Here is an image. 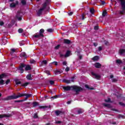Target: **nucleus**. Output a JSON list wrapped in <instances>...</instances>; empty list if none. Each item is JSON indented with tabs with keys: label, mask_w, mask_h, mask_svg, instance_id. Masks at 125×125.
<instances>
[{
	"label": "nucleus",
	"mask_w": 125,
	"mask_h": 125,
	"mask_svg": "<svg viewBox=\"0 0 125 125\" xmlns=\"http://www.w3.org/2000/svg\"><path fill=\"white\" fill-rule=\"evenodd\" d=\"M39 118V116H38V113H35L33 116V119H38Z\"/></svg>",
	"instance_id": "bb28decb"
},
{
	"label": "nucleus",
	"mask_w": 125,
	"mask_h": 125,
	"mask_svg": "<svg viewBox=\"0 0 125 125\" xmlns=\"http://www.w3.org/2000/svg\"><path fill=\"white\" fill-rule=\"evenodd\" d=\"M106 14H107V13H106V12H104L103 13L102 16H103L104 17H105V16H106Z\"/></svg>",
	"instance_id": "79ce46f5"
},
{
	"label": "nucleus",
	"mask_w": 125,
	"mask_h": 125,
	"mask_svg": "<svg viewBox=\"0 0 125 125\" xmlns=\"http://www.w3.org/2000/svg\"><path fill=\"white\" fill-rule=\"evenodd\" d=\"M71 101H69L67 102V104H71Z\"/></svg>",
	"instance_id": "69168bd1"
},
{
	"label": "nucleus",
	"mask_w": 125,
	"mask_h": 125,
	"mask_svg": "<svg viewBox=\"0 0 125 125\" xmlns=\"http://www.w3.org/2000/svg\"><path fill=\"white\" fill-rule=\"evenodd\" d=\"M42 63H43V64H44L45 65H46V64H47V61H46V60H44L42 61Z\"/></svg>",
	"instance_id": "49530a36"
},
{
	"label": "nucleus",
	"mask_w": 125,
	"mask_h": 125,
	"mask_svg": "<svg viewBox=\"0 0 125 125\" xmlns=\"http://www.w3.org/2000/svg\"><path fill=\"white\" fill-rule=\"evenodd\" d=\"M18 3H19V2H18V1H16L15 2H13L10 4V7L13 8L15 7V6H16V5L18 4Z\"/></svg>",
	"instance_id": "9d476101"
},
{
	"label": "nucleus",
	"mask_w": 125,
	"mask_h": 125,
	"mask_svg": "<svg viewBox=\"0 0 125 125\" xmlns=\"http://www.w3.org/2000/svg\"><path fill=\"white\" fill-rule=\"evenodd\" d=\"M69 71H70V68H69L68 67H67L65 68V71H66V72H69Z\"/></svg>",
	"instance_id": "de8ad7c7"
},
{
	"label": "nucleus",
	"mask_w": 125,
	"mask_h": 125,
	"mask_svg": "<svg viewBox=\"0 0 125 125\" xmlns=\"http://www.w3.org/2000/svg\"><path fill=\"white\" fill-rule=\"evenodd\" d=\"M94 46H97V45H98V43H96V42H94L93 43Z\"/></svg>",
	"instance_id": "680f3d73"
},
{
	"label": "nucleus",
	"mask_w": 125,
	"mask_h": 125,
	"mask_svg": "<svg viewBox=\"0 0 125 125\" xmlns=\"http://www.w3.org/2000/svg\"><path fill=\"white\" fill-rule=\"evenodd\" d=\"M98 50H99V51H101V50H102V47L101 46H99V47H98Z\"/></svg>",
	"instance_id": "5fc2aeb1"
},
{
	"label": "nucleus",
	"mask_w": 125,
	"mask_h": 125,
	"mask_svg": "<svg viewBox=\"0 0 125 125\" xmlns=\"http://www.w3.org/2000/svg\"><path fill=\"white\" fill-rule=\"evenodd\" d=\"M103 105L104 107H110V105L107 104H104Z\"/></svg>",
	"instance_id": "a19ab883"
},
{
	"label": "nucleus",
	"mask_w": 125,
	"mask_h": 125,
	"mask_svg": "<svg viewBox=\"0 0 125 125\" xmlns=\"http://www.w3.org/2000/svg\"><path fill=\"white\" fill-rule=\"evenodd\" d=\"M37 105H38V103H37V102H35L33 103V106H37Z\"/></svg>",
	"instance_id": "09e8293b"
},
{
	"label": "nucleus",
	"mask_w": 125,
	"mask_h": 125,
	"mask_svg": "<svg viewBox=\"0 0 125 125\" xmlns=\"http://www.w3.org/2000/svg\"><path fill=\"white\" fill-rule=\"evenodd\" d=\"M63 82L64 83H71V82H74L73 80L70 81V80H63Z\"/></svg>",
	"instance_id": "aec40b11"
},
{
	"label": "nucleus",
	"mask_w": 125,
	"mask_h": 125,
	"mask_svg": "<svg viewBox=\"0 0 125 125\" xmlns=\"http://www.w3.org/2000/svg\"><path fill=\"white\" fill-rule=\"evenodd\" d=\"M20 55L21 57H26V53H21Z\"/></svg>",
	"instance_id": "393cba45"
},
{
	"label": "nucleus",
	"mask_w": 125,
	"mask_h": 125,
	"mask_svg": "<svg viewBox=\"0 0 125 125\" xmlns=\"http://www.w3.org/2000/svg\"><path fill=\"white\" fill-rule=\"evenodd\" d=\"M47 32H48V33H52L53 32V29L50 28L47 30Z\"/></svg>",
	"instance_id": "c9c22d12"
},
{
	"label": "nucleus",
	"mask_w": 125,
	"mask_h": 125,
	"mask_svg": "<svg viewBox=\"0 0 125 125\" xmlns=\"http://www.w3.org/2000/svg\"><path fill=\"white\" fill-rule=\"evenodd\" d=\"M94 66L95 67V68H101V64H100V63L99 62H97L96 63H95Z\"/></svg>",
	"instance_id": "4468645a"
},
{
	"label": "nucleus",
	"mask_w": 125,
	"mask_h": 125,
	"mask_svg": "<svg viewBox=\"0 0 125 125\" xmlns=\"http://www.w3.org/2000/svg\"><path fill=\"white\" fill-rule=\"evenodd\" d=\"M43 33H44V29H41L40 31V32L36 33L35 35H33V37L34 38L38 39L40 38L43 37H44V36L43 35Z\"/></svg>",
	"instance_id": "20e7f679"
},
{
	"label": "nucleus",
	"mask_w": 125,
	"mask_h": 125,
	"mask_svg": "<svg viewBox=\"0 0 125 125\" xmlns=\"http://www.w3.org/2000/svg\"><path fill=\"white\" fill-rule=\"evenodd\" d=\"M0 84H4V81L2 79L0 80Z\"/></svg>",
	"instance_id": "2f4dec72"
},
{
	"label": "nucleus",
	"mask_w": 125,
	"mask_h": 125,
	"mask_svg": "<svg viewBox=\"0 0 125 125\" xmlns=\"http://www.w3.org/2000/svg\"><path fill=\"white\" fill-rule=\"evenodd\" d=\"M1 43L2 45H5V44L7 43V38H6V37H3L1 40Z\"/></svg>",
	"instance_id": "0eeeda50"
},
{
	"label": "nucleus",
	"mask_w": 125,
	"mask_h": 125,
	"mask_svg": "<svg viewBox=\"0 0 125 125\" xmlns=\"http://www.w3.org/2000/svg\"><path fill=\"white\" fill-rule=\"evenodd\" d=\"M19 13H18L16 16V18L18 19L19 21H21V20H22V18L21 17H19Z\"/></svg>",
	"instance_id": "5701e85b"
},
{
	"label": "nucleus",
	"mask_w": 125,
	"mask_h": 125,
	"mask_svg": "<svg viewBox=\"0 0 125 125\" xmlns=\"http://www.w3.org/2000/svg\"><path fill=\"white\" fill-rule=\"evenodd\" d=\"M31 70V66L30 65H26L25 67V71H29Z\"/></svg>",
	"instance_id": "b1692460"
},
{
	"label": "nucleus",
	"mask_w": 125,
	"mask_h": 125,
	"mask_svg": "<svg viewBox=\"0 0 125 125\" xmlns=\"http://www.w3.org/2000/svg\"><path fill=\"white\" fill-rule=\"evenodd\" d=\"M95 30H98V26H96L94 27Z\"/></svg>",
	"instance_id": "e2e57ef3"
},
{
	"label": "nucleus",
	"mask_w": 125,
	"mask_h": 125,
	"mask_svg": "<svg viewBox=\"0 0 125 125\" xmlns=\"http://www.w3.org/2000/svg\"><path fill=\"white\" fill-rule=\"evenodd\" d=\"M15 51H16V50L15 49H11L10 54L12 55L13 54V53H14V52H15Z\"/></svg>",
	"instance_id": "7c9ffc66"
},
{
	"label": "nucleus",
	"mask_w": 125,
	"mask_h": 125,
	"mask_svg": "<svg viewBox=\"0 0 125 125\" xmlns=\"http://www.w3.org/2000/svg\"><path fill=\"white\" fill-rule=\"evenodd\" d=\"M31 63H35V61H31Z\"/></svg>",
	"instance_id": "774afa93"
},
{
	"label": "nucleus",
	"mask_w": 125,
	"mask_h": 125,
	"mask_svg": "<svg viewBox=\"0 0 125 125\" xmlns=\"http://www.w3.org/2000/svg\"><path fill=\"white\" fill-rule=\"evenodd\" d=\"M59 47H60V45H58L55 47V49H59Z\"/></svg>",
	"instance_id": "37998d69"
},
{
	"label": "nucleus",
	"mask_w": 125,
	"mask_h": 125,
	"mask_svg": "<svg viewBox=\"0 0 125 125\" xmlns=\"http://www.w3.org/2000/svg\"><path fill=\"white\" fill-rule=\"evenodd\" d=\"M119 104H120V105H121L122 106H125V104H124L122 102H120Z\"/></svg>",
	"instance_id": "052dcab7"
},
{
	"label": "nucleus",
	"mask_w": 125,
	"mask_h": 125,
	"mask_svg": "<svg viewBox=\"0 0 125 125\" xmlns=\"http://www.w3.org/2000/svg\"><path fill=\"white\" fill-rule=\"evenodd\" d=\"M78 55L80 59H82L83 58V56L81 54H80V53H78Z\"/></svg>",
	"instance_id": "a18cd8bd"
},
{
	"label": "nucleus",
	"mask_w": 125,
	"mask_h": 125,
	"mask_svg": "<svg viewBox=\"0 0 125 125\" xmlns=\"http://www.w3.org/2000/svg\"><path fill=\"white\" fill-rule=\"evenodd\" d=\"M29 84V83H25L24 84H22L21 85V86H27Z\"/></svg>",
	"instance_id": "f704fd0d"
},
{
	"label": "nucleus",
	"mask_w": 125,
	"mask_h": 125,
	"mask_svg": "<svg viewBox=\"0 0 125 125\" xmlns=\"http://www.w3.org/2000/svg\"><path fill=\"white\" fill-rule=\"evenodd\" d=\"M4 23H3V21H0V26H2Z\"/></svg>",
	"instance_id": "864d4df0"
},
{
	"label": "nucleus",
	"mask_w": 125,
	"mask_h": 125,
	"mask_svg": "<svg viewBox=\"0 0 125 125\" xmlns=\"http://www.w3.org/2000/svg\"><path fill=\"white\" fill-rule=\"evenodd\" d=\"M26 79L27 80H29V81H32L33 80V78H32V75L31 74H28L26 76Z\"/></svg>",
	"instance_id": "a211bd4d"
},
{
	"label": "nucleus",
	"mask_w": 125,
	"mask_h": 125,
	"mask_svg": "<svg viewBox=\"0 0 125 125\" xmlns=\"http://www.w3.org/2000/svg\"><path fill=\"white\" fill-rule=\"evenodd\" d=\"M116 63L117 64H122V63H123V62H122V61L120 60H116Z\"/></svg>",
	"instance_id": "c85d7f7f"
},
{
	"label": "nucleus",
	"mask_w": 125,
	"mask_h": 125,
	"mask_svg": "<svg viewBox=\"0 0 125 125\" xmlns=\"http://www.w3.org/2000/svg\"><path fill=\"white\" fill-rule=\"evenodd\" d=\"M55 114L57 116H59V115L64 114V111H61L60 110H57L55 111Z\"/></svg>",
	"instance_id": "9b49d317"
},
{
	"label": "nucleus",
	"mask_w": 125,
	"mask_h": 125,
	"mask_svg": "<svg viewBox=\"0 0 125 125\" xmlns=\"http://www.w3.org/2000/svg\"><path fill=\"white\" fill-rule=\"evenodd\" d=\"M49 83L51 84H54V81H50Z\"/></svg>",
	"instance_id": "3c124183"
},
{
	"label": "nucleus",
	"mask_w": 125,
	"mask_h": 125,
	"mask_svg": "<svg viewBox=\"0 0 125 125\" xmlns=\"http://www.w3.org/2000/svg\"><path fill=\"white\" fill-rule=\"evenodd\" d=\"M51 64H54V65L57 66V65H58V62H52Z\"/></svg>",
	"instance_id": "ea45409f"
},
{
	"label": "nucleus",
	"mask_w": 125,
	"mask_h": 125,
	"mask_svg": "<svg viewBox=\"0 0 125 125\" xmlns=\"http://www.w3.org/2000/svg\"><path fill=\"white\" fill-rule=\"evenodd\" d=\"M63 89L64 90H66L67 91L69 90H74L76 92V93H78V92H80V91H82V90H83V88L82 87L78 86H63Z\"/></svg>",
	"instance_id": "f257e3e1"
},
{
	"label": "nucleus",
	"mask_w": 125,
	"mask_h": 125,
	"mask_svg": "<svg viewBox=\"0 0 125 125\" xmlns=\"http://www.w3.org/2000/svg\"><path fill=\"white\" fill-rule=\"evenodd\" d=\"M105 102L108 103V102H111V99L108 98L107 100H104Z\"/></svg>",
	"instance_id": "4c0bfd02"
},
{
	"label": "nucleus",
	"mask_w": 125,
	"mask_h": 125,
	"mask_svg": "<svg viewBox=\"0 0 125 125\" xmlns=\"http://www.w3.org/2000/svg\"><path fill=\"white\" fill-rule=\"evenodd\" d=\"M63 42L64 43L69 44L71 42V41H70V40H69L68 39H64V40H63Z\"/></svg>",
	"instance_id": "6ab92c4d"
},
{
	"label": "nucleus",
	"mask_w": 125,
	"mask_h": 125,
	"mask_svg": "<svg viewBox=\"0 0 125 125\" xmlns=\"http://www.w3.org/2000/svg\"><path fill=\"white\" fill-rule=\"evenodd\" d=\"M91 75L94 79H97V80H99L100 78H101V76H100V75H98L93 72H91Z\"/></svg>",
	"instance_id": "423d86ee"
},
{
	"label": "nucleus",
	"mask_w": 125,
	"mask_h": 125,
	"mask_svg": "<svg viewBox=\"0 0 125 125\" xmlns=\"http://www.w3.org/2000/svg\"><path fill=\"white\" fill-rule=\"evenodd\" d=\"M120 1V4L122 6V8L123 9L122 11H120L119 13L120 14H125V0H118Z\"/></svg>",
	"instance_id": "39448f33"
},
{
	"label": "nucleus",
	"mask_w": 125,
	"mask_h": 125,
	"mask_svg": "<svg viewBox=\"0 0 125 125\" xmlns=\"http://www.w3.org/2000/svg\"><path fill=\"white\" fill-rule=\"evenodd\" d=\"M25 65L24 64H21V65L20 66L19 68V71H20V73L22 74V73L24 72V69H23V68H25Z\"/></svg>",
	"instance_id": "6e6552de"
},
{
	"label": "nucleus",
	"mask_w": 125,
	"mask_h": 125,
	"mask_svg": "<svg viewBox=\"0 0 125 125\" xmlns=\"http://www.w3.org/2000/svg\"><path fill=\"white\" fill-rule=\"evenodd\" d=\"M104 43L106 45H109V42H108L107 41H105Z\"/></svg>",
	"instance_id": "bf43d9fd"
},
{
	"label": "nucleus",
	"mask_w": 125,
	"mask_h": 125,
	"mask_svg": "<svg viewBox=\"0 0 125 125\" xmlns=\"http://www.w3.org/2000/svg\"><path fill=\"white\" fill-rule=\"evenodd\" d=\"M15 83L16 84H21V82L19 81L18 80H15Z\"/></svg>",
	"instance_id": "cd10ccee"
},
{
	"label": "nucleus",
	"mask_w": 125,
	"mask_h": 125,
	"mask_svg": "<svg viewBox=\"0 0 125 125\" xmlns=\"http://www.w3.org/2000/svg\"><path fill=\"white\" fill-rule=\"evenodd\" d=\"M90 12H91V13L92 14H93V13H94V9H93V8H91L90 9Z\"/></svg>",
	"instance_id": "72a5a7b5"
},
{
	"label": "nucleus",
	"mask_w": 125,
	"mask_h": 125,
	"mask_svg": "<svg viewBox=\"0 0 125 125\" xmlns=\"http://www.w3.org/2000/svg\"><path fill=\"white\" fill-rule=\"evenodd\" d=\"M4 77H5V74H2L0 75V80H2V79H3V78H4Z\"/></svg>",
	"instance_id": "a878e982"
},
{
	"label": "nucleus",
	"mask_w": 125,
	"mask_h": 125,
	"mask_svg": "<svg viewBox=\"0 0 125 125\" xmlns=\"http://www.w3.org/2000/svg\"><path fill=\"white\" fill-rule=\"evenodd\" d=\"M85 87H86V88H88L89 89H90L91 90H93V89H94V88H89V87L88 86V85H85Z\"/></svg>",
	"instance_id": "c756f323"
},
{
	"label": "nucleus",
	"mask_w": 125,
	"mask_h": 125,
	"mask_svg": "<svg viewBox=\"0 0 125 125\" xmlns=\"http://www.w3.org/2000/svg\"><path fill=\"white\" fill-rule=\"evenodd\" d=\"M50 0H45V2L42 4V7L37 11V14L38 16H41V15H42V13L43 10L45 9L46 6L48 5V2H49Z\"/></svg>",
	"instance_id": "f03ea898"
},
{
	"label": "nucleus",
	"mask_w": 125,
	"mask_h": 125,
	"mask_svg": "<svg viewBox=\"0 0 125 125\" xmlns=\"http://www.w3.org/2000/svg\"><path fill=\"white\" fill-rule=\"evenodd\" d=\"M9 83H10V80L9 79L7 80V81L5 82L6 84H8Z\"/></svg>",
	"instance_id": "c03bdc74"
},
{
	"label": "nucleus",
	"mask_w": 125,
	"mask_h": 125,
	"mask_svg": "<svg viewBox=\"0 0 125 125\" xmlns=\"http://www.w3.org/2000/svg\"><path fill=\"white\" fill-rule=\"evenodd\" d=\"M101 4L102 5H104L105 4V1H101Z\"/></svg>",
	"instance_id": "8fccbe9b"
},
{
	"label": "nucleus",
	"mask_w": 125,
	"mask_h": 125,
	"mask_svg": "<svg viewBox=\"0 0 125 125\" xmlns=\"http://www.w3.org/2000/svg\"><path fill=\"white\" fill-rule=\"evenodd\" d=\"M26 94H20L19 93V94L17 96L12 95L9 97H7L5 98V100H11L12 99H17V98H19L20 97H23V96H25Z\"/></svg>",
	"instance_id": "7ed1b4c3"
},
{
	"label": "nucleus",
	"mask_w": 125,
	"mask_h": 125,
	"mask_svg": "<svg viewBox=\"0 0 125 125\" xmlns=\"http://www.w3.org/2000/svg\"><path fill=\"white\" fill-rule=\"evenodd\" d=\"M18 32H19V33H23V29H22V28H20V29L18 30Z\"/></svg>",
	"instance_id": "e433bc0d"
},
{
	"label": "nucleus",
	"mask_w": 125,
	"mask_h": 125,
	"mask_svg": "<svg viewBox=\"0 0 125 125\" xmlns=\"http://www.w3.org/2000/svg\"><path fill=\"white\" fill-rule=\"evenodd\" d=\"M58 97H59V96L56 95V96H54L53 97H52L51 98H53V99H55L56 98H58Z\"/></svg>",
	"instance_id": "58836bf2"
},
{
	"label": "nucleus",
	"mask_w": 125,
	"mask_h": 125,
	"mask_svg": "<svg viewBox=\"0 0 125 125\" xmlns=\"http://www.w3.org/2000/svg\"><path fill=\"white\" fill-rule=\"evenodd\" d=\"M69 16H71V15H73V12H70L68 13Z\"/></svg>",
	"instance_id": "603ef678"
},
{
	"label": "nucleus",
	"mask_w": 125,
	"mask_h": 125,
	"mask_svg": "<svg viewBox=\"0 0 125 125\" xmlns=\"http://www.w3.org/2000/svg\"><path fill=\"white\" fill-rule=\"evenodd\" d=\"M62 64L63 65H67V62H62Z\"/></svg>",
	"instance_id": "13d9d810"
},
{
	"label": "nucleus",
	"mask_w": 125,
	"mask_h": 125,
	"mask_svg": "<svg viewBox=\"0 0 125 125\" xmlns=\"http://www.w3.org/2000/svg\"><path fill=\"white\" fill-rule=\"evenodd\" d=\"M39 109H43L44 110H46V109H48V106L45 105H42L39 106Z\"/></svg>",
	"instance_id": "f3484780"
},
{
	"label": "nucleus",
	"mask_w": 125,
	"mask_h": 125,
	"mask_svg": "<svg viewBox=\"0 0 125 125\" xmlns=\"http://www.w3.org/2000/svg\"><path fill=\"white\" fill-rule=\"evenodd\" d=\"M56 124H61V121H57Z\"/></svg>",
	"instance_id": "0e129e2a"
},
{
	"label": "nucleus",
	"mask_w": 125,
	"mask_h": 125,
	"mask_svg": "<svg viewBox=\"0 0 125 125\" xmlns=\"http://www.w3.org/2000/svg\"><path fill=\"white\" fill-rule=\"evenodd\" d=\"M110 79H113V78H114V75H110Z\"/></svg>",
	"instance_id": "338daca9"
},
{
	"label": "nucleus",
	"mask_w": 125,
	"mask_h": 125,
	"mask_svg": "<svg viewBox=\"0 0 125 125\" xmlns=\"http://www.w3.org/2000/svg\"><path fill=\"white\" fill-rule=\"evenodd\" d=\"M118 80L116 79H112V82L113 83H116V82H117Z\"/></svg>",
	"instance_id": "4d7b16f0"
},
{
	"label": "nucleus",
	"mask_w": 125,
	"mask_h": 125,
	"mask_svg": "<svg viewBox=\"0 0 125 125\" xmlns=\"http://www.w3.org/2000/svg\"><path fill=\"white\" fill-rule=\"evenodd\" d=\"M63 71L62 70H57L55 71V75H59L60 74H62Z\"/></svg>",
	"instance_id": "2eb2a0df"
},
{
	"label": "nucleus",
	"mask_w": 125,
	"mask_h": 125,
	"mask_svg": "<svg viewBox=\"0 0 125 125\" xmlns=\"http://www.w3.org/2000/svg\"><path fill=\"white\" fill-rule=\"evenodd\" d=\"M24 96H25L24 100H27V99H28V98H29V97H31V96H32V95L25 94V95Z\"/></svg>",
	"instance_id": "412c9836"
},
{
	"label": "nucleus",
	"mask_w": 125,
	"mask_h": 125,
	"mask_svg": "<svg viewBox=\"0 0 125 125\" xmlns=\"http://www.w3.org/2000/svg\"><path fill=\"white\" fill-rule=\"evenodd\" d=\"M11 117V114H0V119H2L3 118H10Z\"/></svg>",
	"instance_id": "1a4fd4ad"
},
{
	"label": "nucleus",
	"mask_w": 125,
	"mask_h": 125,
	"mask_svg": "<svg viewBox=\"0 0 125 125\" xmlns=\"http://www.w3.org/2000/svg\"><path fill=\"white\" fill-rule=\"evenodd\" d=\"M77 113L75 112V115H78V114H82L83 113V109L80 108L77 110Z\"/></svg>",
	"instance_id": "f8f14e48"
},
{
	"label": "nucleus",
	"mask_w": 125,
	"mask_h": 125,
	"mask_svg": "<svg viewBox=\"0 0 125 125\" xmlns=\"http://www.w3.org/2000/svg\"><path fill=\"white\" fill-rule=\"evenodd\" d=\"M98 59H99V58L97 56H96L92 58L93 61H97Z\"/></svg>",
	"instance_id": "4be33fe9"
},
{
	"label": "nucleus",
	"mask_w": 125,
	"mask_h": 125,
	"mask_svg": "<svg viewBox=\"0 0 125 125\" xmlns=\"http://www.w3.org/2000/svg\"><path fill=\"white\" fill-rule=\"evenodd\" d=\"M21 2L23 5H25L26 3V0H21Z\"/></svg>",
	"instance_id": "473e14b6"
},
{
	"label": "nucleus",
	"mask_w": 125,
	"mask_h": 125,
	"mask_svg": "<svg viewBox=\"0 0 125 125\" xmlns=\"http://www.w3.org/2000/svg\"><path fill=\"white\" fill-rule=\"evenodd\" d=\"M82 20H84V15L83 14L82 15Z\"/></svg>",
	"instance_id": "6e6d98bb"
},
{
	"label": "nucleus",
	"mask_w": 125,
	"mask_h": 125,
	"mask_svg": "<svg viewBox=\"0 0 125 125\" xmlns=\"http://www.w3.org/2000/svg\"><path fill=\"white\" fill-rule=\"evenodd\" d=\"M70 53H71V52L70 51H67L65 55H61V56H64V57H68V56H70Z\"/></svg>",
	"instance_id": "dca6fc26"
},
{
	"label": "nucleus",
	"mask_w": 125,
	"mask_h": 125,
	"mask_svg": "<svg viewBox=\"0 0 125 125\" xmlns=\"http://www.w3.org/2000/svg\"><path fill=\"white\" fill-rule=\"evenodd\" d=\"M119 53L121 55H125V49H121L119 50Z\"/></svg>",
	"instance_id": "ddd939ff"
}]
</instances>
